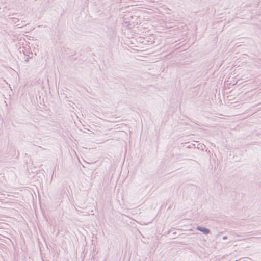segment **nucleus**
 Masks as SVG:
<instances>
[{"label": "nucleus", "mask_w": 261, "mask_h": 261, "mask_svg": "<svg viewBox=\"0 0 261 261\" xmlns=\"http://www.w3.org/2000/svg\"><path fill=\"white\" fill-rule=\"evenodd\" d=\"M197 229L203 232L204 234H208L210 232V230L205 228L198 227Z\"/></svg>", "instance_id": "f257e3e1"}]
</instances>
